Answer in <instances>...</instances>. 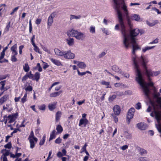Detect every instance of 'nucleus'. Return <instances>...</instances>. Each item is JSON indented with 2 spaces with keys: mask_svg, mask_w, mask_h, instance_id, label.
Instances as JSON below:
<instances>
[{
  "mask_svg": "<svg viewBox=\"0 0 161 161\" xmlns=\"http://www.w3.org/2000/svg\"><path fill=\"white\" fill-rule=\"evenodd\" d=\"M132 60L136 69V80L142 87L143 93L146 98L149 100L151 99L150 95L152 94L153 98H157L158 99V102H161V97H159L160 94L158 92L157 90L154 86V83L151 81V79L150 77V76L158 75L160 73V71L152 72L150 69H146L145 73L148 77V82L147 83L142 78L136 59H133Z\"/></svg>",
  "mask_w": 161,
  "mask_h": 161,
  "instance_id": "f257e3e1",
  "label": "nucleus"
},
{
  "mask_svg": "<svg viewBox=\"0 0 161 161\" xmlns=\"http://www.w3.org/2000/svg\"><path fill=\"white\" fill-rule=\"evenodd\" d=\"M67 35L69 37H74L78 40H82L85 37L83 33L74 29L69 30L67 32Z\"/></svg>",
  "mask_w": 161,
  "mask_h": 161,
  "instance_id": "f03ea898",
  "label": "nucleus"
},
{
  "mask_svg": "<svg viewBox=\"0 0 161 161\" xmlns=\"http://www.w3.org/2000/svg\"><path fill=\"white\" fill-rule=\"evenodd\" d=\"M28 139L30 143L31 148H33L35 147V142L36 143L37 141V138L34 137L33 132L32 131L31 132L29 136Z\"/></svg>",
  "mask_w": 161,
  "mask_h": 161,
  "instance_id": "7ed1b4c3",
  "label": "nucleus"
},
{
  "mask_svg": "<svg viewBox=\"0 0 161 161\" xmlns=\"http://www.w3.org/2000/svg\"><path fill=\"white\" fill-rule=\"evenodd\" d=\"M63 56L64 58L67 59H74L75 56L74 53H72L70 50L64 51Z\"/></svg>",
  "mask_w": 161,
  "mask_h": 161,
  "instance_id": "20e7f679",
  "label": "nucleus"
},
{
  "mask_svg": "<svg viewBox=\"0 0 161 161\" xmlns=\"http://www.w3.org/2000/svg\"><path fill=\"white\" fill-rule=\"evenodd\" d=\"M135 109L134 108H130L128 111L127 115V122L129 124L130 122V119L133 118L134 116Z\"/></svg>",
  "mask_w": 161,
  "mask_h": 161,
  "instance_id": "39448f33",
  "label": "nucleus"
},
{
  "mask_svg": "<svg viewBox=\"0 0 161 161\" xmlns=\"http://www.w3.org/2000/svg\"><path fill=\"white\" fill-rule=\"evenodd\" d=\"M140 61L143 68L145 69V71L146 69H147L146 67V64L148 62V59L145 56L142 55L141 57Z\"/></svg>",
  "mask_w": 161,
  "mask_h": 161,
  "instance_id": "423d86ee",
  "label": "nucleus"
},
{
  "mask_svg": "<svg viewBox=\"0 0 161 161\" xmlns=\"http://www.w3.org/2000/svg\"><path fill=\"white\" fill-rule=\"evenodd\" d=\"M56 15L55 12L52 13L49 17L47 20V25L48 26H50L52 25L53 21V18Z\"/></svg>",
  "mask_w": 161,
  "mask_h": 161,
  "instance_id": "0eeeda50",
  "label": "nucleus"
},
{
  "mask_svg": "<svg viewBox=\"0 0 161 161\" xmlns=\"http://www.w3.org/2000/svg\"><path fill=\"white\" fill-rule=\"evenodd\" d=\"M18 116V114L16 113L12 115H9L8 116V122L11 123L14 122L16 119L17 116Z\"/></svg>",
  "mask_w": 161,
  "mask_h": 161,
  "instance_id": "6e6552de",
  "label": "nucleus"
},
{
  "mask_svg": "<svg viewBox=\"0 0 161 161\" xmlns=\"http://www.w3.org/2000/svg\"><path fill=\"white\" fill-rule=\"evenodd\" d=\"M114 114L116 115H119L120 112V108L119 106L118 105L115 106L113 108Z\"/></svg>",
  "mask_w": 161,
  "mask_h": 161,
  "instance_id": "1a4fd4ad",
  "label": "nucleus"
},
{
  "mask_svg": "<svg viewBox=\"0 0 161 161\" xmlns=\"http://www.w3.org/2000/svg\"><path fill=\"white\" fill-rule=\"evenodd\" d=\"M88 122V121L86 118H82L80 120L79 125L80 126L81 125H84V126L85 127Z\"/></svg>",
  "mask_w": 161,
  "mask_h": 161,
  "instance_id": "9d476101",
  "label": "nucleus"
},
{
  "mask_svg": "<svg viewBox=\"0 0 161 161\" xmlns=\"http://www.w3.org/2000/svg\"><path fill=\"white\" fill-rule=\"evenodd\" d=\"M54 51L55 54L58 56H63L64 55V52L63 51H61L58 48H55L54 50Z\"/></svg>",
  "mask_w": 161,
  "mask_h": 161,
  "instance_id": "9b49d317",
  "label": "nucleus"
},
{
  "mask_svg": "<svg viewBox=\"0 0 161 161\" xmlns=\"http://www.w3.org/2000/svg\"><path fill=\"white\" fill-rule=\"evenodd\" d=\"M66 42L69 46H73L74 44V39L72 38H69L66 39Z\"/></svg>",
  "mask_w": 161,
  "mask_h": 161,
  "instance_id": "f8f14e48",
  "label": "nucleus"
},
{
  "mask_svg": "<svg viewBox=\"0 0 161 161\" xmlns=\"http://www.w3.org/2000/svg\"><path fill=\"white\" fill-rule=\"evenodd\" d=\"M57 102H54V103L49 104L48 105V108L50 110L52 111L56 108Z\"/></svg>",
  "mask_w": 161,
  "mask_h": 161,
  "instance_id": "ddd939ff",
  "label": "nucleus"
},
{
  "mask_svg": "<svg viewBox=\"0 0 161 161\" xmlns=\"http://www.w3.org/2000/svg\"><path fill=\"white\" fill-rule=\"evenodd\" d=\"M8 98V95H5L0 98V105H2L5 102Z\"/></svg>",
  "mask_w": 161,
  "mask_h": 161,
  "instance_id": "4468645a",
  "label": "nucleus"
},
{
  "mask_svg": "<svg viewBox=\"0 0 161 161\" xmlns=\"http://www.w3.org/2000/svg\"><path fill=\"white\" fill-rule=\"evenodd\" d=\"M17 49V45L16 44H14L13 46L11 48V50L12 51V54L13 55H17V52L16 51Z\"/></svg>",
  "mask_w": 161,
  "mask_h": 161,
  "instance_id": "2eb2a0df",
  "label": "nucleus"
},
{
  "mask_svg": "<svg viewBox=\"0 0 161 161\" xmlns=\"http://www.w3.org/2000/svg\"><path fill=\"white\" fill-rule=\"evenodd\" d=\"M137 126L139 129L141 130H144L146 128V126L142 123L137 124Z\"/></svg>",
  "mask_w": 161,
  "mask_h": 161,
  "instance_id": "dca6fc26",
  "label": "nucleus"
},
{
  "mask_svg": "<svg viewBox=\"0 0 161 161\" xmlns=\"http://www.w3.org/2000/svg\"><path fill=\"white\" fill-rule=\"evenodd\" d=\"M51 61L55 64L57 66L61 65L62 64L60 62L59 60L56 59H53V58H51Z\"/></svg>",
  "mask_w": 161,
  "mask_h": 161,
  "instance_id": "f3484780",
  "label": "nucleus"
},
{
  "mask_svg": "<svg viewBox=\"0 0 161 161\" xmlns=\"http://www.w3.org/2000/svg\"><path fill=\"white\" fill-rule=\"evenodd\" d=\"M1 152L3 153L2 156L5 157L8 156L9 154V151L6 149L2 150Z\"/></svg>",
  "mask_w": 161,
  "mask_h": 161,
  "instance_id": "a211bd4d",
  "label": "nucleus"
},
{
  "mask_svg": "<svg viewBox=\"0 0 161 161\" xmlns=\"http://www.w3.org/2000/svg\"><path fill=\"white\" fill-rule=\"evenodd\" d=\"M62 114V112L60 111H58L56 114V121L58 122L60 119Z\"/></svg>",
  "mask_w": 161,
  "mask_h": 161,
  "instance_id": "6ab92c4d",
  "label": "nucleus"
},
{
  "mask_svg": "<svg viewBox=\"0 0 161 161\" xmlns=\"http://www.w3.org/2000/svg\"><path fill=\"white\" fill-rule=\"evenodd\" d=\"M62 92V91H60L58 92H53L50 95V96L51 97H55L58 96L59 95L61 94Z\"/></svg>",
  "mask_w": 161,
  "mask_h": 161,
  "instance_id": "aec40b11",
  "label": "nucleus"
},
{
  "mask_svg": "<svg viewBox=\"0 0 161 161\" xmlns=\"http://www.w3.org/2000/svg\"><path fill=\"white\" fill-rule=\"evenodd\" d=\"M113 69L115 72L118 73L119 74H122L123 71L120 69L118 66H114L113 68Z\"/></svg>",
  "mask_w": 161,
  "mask_h": 161,
  "instance_id": "412c9836",
  "label": "nucleus"
},
{
  "mask_svg": "<svg viewBox=\"0 0 161 161\" xmlns=\"http://www.w3.org/2000/svg\"><path fill=\"white\" fill-rule=\"evenodd\" d=\"M77 66L79 68L84 69L86 67V65L84 62H80L77 64Z\"/></svg>",
  "mask_w": 161,
  "mask_h": 161,
  "instance_id": "4be33fe9",
  "label": "nucleus"
},
{
  "mask_svg": "<svg viewBox=\"0 0 161 161\" xmlns=\"http://www.w3.org/2000/svg\"><path fill=\"white\" fill-rule=\"evenodd\" d=\"M56 135V131L55 130H53L52 131V133L50 135V137L49 139V141H50L53 139V138H55V137Z\"/></svg>",
  "mask_w": 161,
  "mask_h": 161,
  "instance_id": "5701e85b",
  "label": "nucleus"
},
{
  "mask_svg": "<svg viewBox=\"0 0 161 161\" xmlns=\"http://www.w3.org/2000/svg\"><path fill=\"white\" fill-rule=\"evenodd\" d=\"M131 17L132 20L136 21H139L140 19L139 15L136 14L133 15Z\"/></svg>",
  "mask_w": 161,
  "mask_h": 161,
  "instance_id": "b1692460",
  "label": "nucleus"
},
{
  "mask_svg": "<svg viewBox=\"0 0 161 161\" xmlns=\"http://www.w3.org/2000/svg\"><path fill=\"white\" fill-rule=\"evenodd\" d=\"M81 16L80 15H79L78 16H76L73 15H70V19L72 20V19H80L81 18Z\"/></svg>",
  "mask_w": 161,
  "mask_h": 161,
  "instance_id": "393cba45",
  "label": "nucleus"
},
{
  "mask_svg": "<svg viewBox=\"0 0 161 161\" xmlns=\"http://www.w3.org/2000/svg\"><path fill=\"white\" fill-rule=\"evenodd\" d=\"M33 45L34 47V50L35 51L38 53L39 54H41L42 53L41 51H40L39 47L37 46L35 44H33Z\"/></svg>",
  "mask_w": 161,
  "mask_h": 161,
  "instance_id": "a878e982",
  "label": "nucleus"
},
{
  "mask_svg": "<svg viewBox=\"0 0 161 161\" xmlns=\"http://www.w3.org/2000/svg\"><path fill=\"white\" fill-rule=\"evenodd\" d=\"M5 82V81H2L0 82V84L2 85V86H1L0 89L2 90L5 91L8 89V88H5V87H4V86H5V83H4Z\"/></svg>",
  "mask_w": 161,
  "mask_h": 161,
  "instance_id": "bb28decb",
  "label": "nucleus"
},
{
  "mask_svg": "<svg viewBox=\"0 0 161 161\" xmlns=\"http://www.w3.org/2000/svg\"><path fill=\"white\" fill-rule=\"evenodd\" d=\"M35 79L34 80H36L37 81L40 78V74L39 73L36 72L35 74L34 75Z\"/></svg>",
  "mask_w": 161,
  "mask_h": 161,
  "instance_id": "cd10ccee",
  "label": "nucleus"
},
{
  "mask_svg": "<svg viewBox=\"0 0 161 161\" xmlns=\"http://www.w3.org/2000/svg\"><path fill=\"white\" fill-rule=\"evenodd\" d=\"M23 69L26 72H28L30 69V68L28 64H25L23 66Z\"/></svg>",
  "mask_w": 161,
  "mask_h": 161,
  "instance_id": "c85d7f7f",
  "label": "nucleus"
},
{
  "mask_svg": "<svg viewBox=\"0 0 161 161\" xmlns=\"http://www.w3.org/2000/svg\"><path fill=\"white\" fill-rule=\"evenodd\" d=\"M101 83L103 85L107 86V88H111V86H108L110 85V82H106L104 80H103L101 82Z\"/></svg>",
  "mask_w": 161,
  "mask_h": 161,
  "instance_id": "c756f323",
  "label": "nucleus"
},
{
  "mask_svg": "<svg viewBox=\"0 0 161 161\" xmlns=\"http://www.w3.org/2000/svg\"><path fill=\"white\" fill-rule=\"evenodd\" d=\"M41 47H42V48L43 49V50L46 51V52H47V53H48L49 54L51 53L50 50L48 49L46 47L44 46H43V45H42Z\"/></svg>",
  "mask_w": 161,
  "mask_h": 161,
  "instance_id": "7c9ffc66",
  "label": "nucleus"
},
{
  "mask_svg": "<svg viewBox=\"0 0 161 161\" xmlns=\"http://www.w3.org/2000/svg\"><path fill=\"white\" fill-rule=\"evenodd\" d=\"M146 22L147 24L149 26L151 27L155 25L157 23L156 21H153L152 22H150L148 21H147Z\"/></svg>",
  "mask_w": 161,
  "mask_h": 161,
  "instance_id": "2f4dec72",
  "label": "nucleus"
},
{
  "mask_svg": "<svg viewBox=\"0 0 161 161\" xmlns=\"http://www.w3.org/2000/svg\"><path fill=\"white\" fill-rule=\"evenodd\" d=\"M139 161H149V158L146 157H141L138 158Z\"/></svg>",
  "mask_w": 161,
  "mask_h": 161,
  "instance_id": "473e14b6",
  "label": "nucleus"
},
{
  "mask_svg": "<svg viewBox=\"0 0 161 161\" xmlns=\"http://www.w3.org/2000/svg\"><path fill=\"white\" fill-rule=\"evenodd\" d=\"M56 130L57 132L59 133H61L63 130L62 127L60 125H58L57 126L56 128Z\"/></svg>",
  "mask_w": 161,
  "mask_h": 161,
  "instance_id": "72a5a7b5",
  "label": "nucleus"
},
{
  "mask_svg": "<svg viewBox=\"0 0 161 161\" xmlns=\"http://www.w3.org/2000/svg\"><path fill=\"white\" fill-rule=\"evenodd\" d=\"M90 32L94 34L95 33V27L94 26H91L89 29Z\"/></svg>",
  "mask_w": 161,
  "mask_h": 161,
  "instance_id": "f704fd0d",
  "label": "nucleus"
},
{
  "mask_svg": "<svg viewBox=\"0 0 161 161\" xmlns=\"http://www.w3.org/2000/svg\"><path fill=\"white\" fill-rule=\"evenodd\" d=\"M154 47V46H152V47H145L144 48H143L142 49V51L143 52H145L147 50L153 49Z\"/></svg>",
  "mask_w": 161,
  "mask_h": 161,
  "instance_id": "c9c22d12",
  "label": "nucleus"
},
{
  "mask_svg": "<svg viewBox=\"0 0 161 161\" xmlns=\"http://www.w3.org/2000/svg\"><path fill=\"white\" fill-rule=\"evenodd\" d=\"M45 136L44 135L42 139L40 141L39 143V145H40L41 146L44 144L45 140Z\"/></svg>",
  "mask_w": 161,
  "mask_h": 161,
  "instance_id": "e433bc0d",
  "label": "nucleus"
},
{
  "mask_svg": "<svg viewBox=\"0 0 161 161\" xmlns=\"http://www.w3.org/2000/svg\"><path fill=\"white\" fill-rule=\"evenodd\" d=\"M36 68L37 69L38 71L40 72H41L42 71V68L40 64L39 63H37V64L36 66Z\"/></svg>",
  "mask_w": 161,
  "mask_h": 161,
  "instance_id": "4c0bfd02",
  "label": "nucleus"
},
{
  "mask_svg": "<svg viewBox=\"0 0 161 161\" xmlns=\"http://www.w3.org/2000/svg\"><path fill=\"white\" fill-rule=\"evenodd\" d=\"M140 153L141 155H143L147 154V151L144 149H140Z\"/></svg>",
  "mask_w": 161,
  "mask_h": 161,
  "instance_id": "58836bf2",
  "label": "nucleus"
},
{
  "mask_svg": "<svg viewBox=\"0 0 161 161\" xmlns=\"http://www.w3.org/2000/svg\"><path fill=\"white\" fill-rule=\"evenodd\" d=\"M46 105L45 104H43L39 106V109L42 110H44L45 109Z\"/></svg>",
  "mask_w": 161,
  "mask_h": 161,
  "instance_id": "ea45409f",
  "label": "nucleus"
},
{
  "mask_svg": "<svg viewBox=\"0 0 161 161\" xmlns=\"http://www.w3.org/2000/svg\"><path fill=\"white\" fill-rule=\"evenodd\" d=\"M5 55V53H1V55L0 56V63H3L4 62L3 61H2L1 60L3 59Z\"/></svg>",
  "mask_w": 161,
  "mask_h": 161,
  "instance_id": "a19ab883",
  "label": "nucleus"
},
{
  "mask_svg": "<svg viewBox=\"0 0 161 161\" xmlns=\"http://www.w3.org/2000/svg\"><path fill=\"white\" fill-rule=\"evenodd\" d=\"M111 115L113 117L115 123H117L118 121V117L116 116H115L114 114H112Z\"/></svg>",
  "mask_w": 161,
  "mask_h": 161,
  "instance_id": "79ce46f5",
  "label": "nucleus"
},
{
  "mask_svg": "<svg viewBox=\"0 0 161 161\" xmlns=\"http://www.w3.org/2000/svg\"><path fill=\"white\" fill-rule=\"evenodd\" d=\"M27 96V93H25L24 97L21 99V102L22 103H24L26 100V97Z\"/></svg>",
  "mask_w": 161,
  "mask_h": 161,
  "instance_id": "37998d69",
  "label": "nucleus"
},
{
  "mask_svg": "<svg viewBox=\"0 0 161 161\" xmlns=\"http://www.w3.org/2000/svg\"><path fill=\"white\" fill-rule=\"evenodd\" d=\"M6 148L10 149L11 147V144L10 142H9L4 146Z\"/></svg>",
  "mask_w": 161,
  "mask_h": 161,
  "instance_id": "c03bdc74",
  "label": "nucleus"
},
{
  "mask_svg": "<svg viewBox=\"0 0 161 161\" xmlns=\"http://www.w3.org/2000/svg\"><path fill=\"white\" fill-rule=\"evenodd\" d=\"M121 74H122V75H123L124 77L126 78H128L129 77L130 75L128 73H124L123 72V73Z\"/></svg>",
  "mask_w": 161,
  "mask_h": 161,
  "instance_id": "a18cd8bd",
  "label": "nucleus"
},
{
  "mask_svg": "<svg viewBox=\"0 0 161 161\" xmlns=\"http://www.w3.org/2000/svg\"><path fill=\"white\" fill-rule=\"evenodd\" d=\"M136 108L137 109H139L141 108V104L140 103H137L136 105Z\"/></svg>",
  "mask_w": 161,
  "mask_h": 161,
  "instance_id": "49530a36",
  "label": "nucleus"
},
{
  "mask_svg": "<svg viewBox=\"0 0 161 161\" xmlns=\"http://www.w3.org/2000/svg\"><path fill=\"white\" fill-rule=\"evenodd\" d=\"M61 139L60 137H58L55 140V142L57 144H59L61 143Z\"/></svg>",
  "mask_w": 161,
  "mask_h": 161,
  "instance_id": "de8ad7c7",
  "label": "nucleus"
},
{
  "mask_svg": "<svg viewBox=\"0 0 161 161\" xmlns=\"http://www.w3.org/2000/svg\"><path fill=\"white\" fill-rule=\"evenodd\" d=\"M25 90L26 91H31L32 90V88L31 86H29L25 89Z\"/></svg>",
  "mask_w": 161,
  "mask_h": 161,
  "instance_id": "09e8293b",
  "label": "nucleus"
},
{
  "mask_svg": "<svg viewBox=\"0 0 161 161\" xmlns=\"http://www.w3.org/2000/svg\"><path fill=\"white\" fill-rule=\"evenodd\" d=\"M116 95H112L111 97H110L109 98V100L110 101H112L116 97Z\"/></svg>",
  "mask_w": 161,
  "mask_h": 161,
  "instance_id": "8fccbe9b",
  "label": "nucleus"
},
{
  "mask_svg": "<svg viewBox=\"0 0 161 161\" xmlns=\"http://www.w3.org/2000/svg\"><path fill=\"white\" fill-rule=\"evenodd\" d=\"M16 55H12L11 60L13 62H16L17 60V59L15 57V56Z\"/></svg>",
  "mask_w": 161,
  "mask_h": 161,
  "instance_id": "3c124183",
  "label": "nucleus"
},
{
  "mask_svg": "<svg viewBox=\"0 0 161 161\" xmlns=\"http://www.w3.org/2000/svg\"><path fill=\"white\" fill-rule=\"evenodd\" d=\"M122 85V83H116L114 84V86L115 87H120Z\"/></svg>",
  "mask_w": 161,
  "mask_h": 161,
  "instance_id": "603ef678",
  "label": "nucleus"
},
{
  "mask_svg": "<svg viewBox=\"0 0 161 161\" xmlns=\"http://www.w3.org/2000/svg\"><path fill=\"white\" fill-rule=\"evenodd\" d=\"M128 146L127 145H125L120 147V148L123 150H125L128 148Z\"/></svg>",
  "mask_w": 161,
  "mask_h": 161,
  "instance_id": "864d4df0",
  "label": "nucleus"
},
{
  "mask_svg": "<svg viewBox=\"0 0 161 161\" xmlns=\"http://www.w3.org/2000/svg\"><path fill=\"white\" fill-rule=\"evenodd\" d=\"M106 54V53L104 52H102L101 53L99 54L98 56V57L99 58H100L103 57V56H104Z\"/></svg>",
  "mask_w": 161,
  "mask_h": 161,
  "instance_id": "5fc2aeb1",
  "label": "nucleus"
},
{
  "mask_svg": "<svg viewBox=\"0 0 161 161\" xmlns=\"http://www.w3.org/2000/svg\"><path fill=\"white\" fill-rule=\"evenodd\" d=\"M77 71L78 75L81 76L84 75L86 74V73L85 72H80L78 69H77Z\"/></svg>",
  "mask_w": 161,
  "mask_h": 161,
  "instance_id": "6e6d98bb",
  "label": "nucleus"
},
{
  "mask_svg": "<svg viewBox=\"0 0 161 161\" xmlns=\"http://www.w3.org/2000/svg\"><path fill=\"white\" fill-rule=\"evenodd\" d=\"M6 6V5L5 4H2L0 5V12L2 11L3 9V7H4L5 8V7Z\"/></svg>",
  "mask_w": 161,
  "mask_h": 161,
  "instance_id": "4d7b16f0",
  "label": "nucleus"
},
{
  "mask_svg": "<svg viewBox=\"0 0 161 161\" xmlns=\"http://www.w3.org/2000/svg\"><path fill=\"white\" fill-rule=\"evenodd\" d=\"M152 9L153 10H155L156 12L158 14H160L161 13V12L158 9L156 8H153Z\"/></svg>",
  "mask_w": 161,
  "mask_h": 161,
  "instance_id": "13d9d810",
  "label": "nucleus"
},
{
  "mask_svg": "<svg viewBox=\"0 0 161 161\" xmlns=\"http://www.w3.org/2000/svg\"><path fill=\"white\" fill-rule=\"evenodd\" d=\"M42 20L41 19H38L36 20V23L37 25H39L41 22Z\"/></svg>",
  "mask_w": 161,
  "mask_h": 161,
  "instance_id": "bf43d9fd",
  "label": "nucleus"
},
{
  "mask_svg": "<svg viewBox=\"0 0 161 161\" xmlns=\"http://www.w3.org/2000/svg\"><path fill=\"white\" fill-rule=\"evenodd\" d=\"M85 102V100H83L82 101H79L77 102V104L79 105H80L83 103H84Z\"/></svg>",
  "mask_w": 161,
  "mask_h": 161,
  "instance_id": "052dcab7",
  "label": "nucleus"
},
{
  "mask_svg": "<svg viewBox=\"0 0 161 161\" xmlns=\"http://www.w3.org/2000/svg\"><path fill=\"white\" fill-rule=\"evenodd\" d=\"M35 36L34 35L32 38H31V42H32V44L33 45V44H35V43H34V39H35Z\"/></svg>",
  "mask_w": 161,
  "mask_h": 161,
  "instance_id": "680f3d73",
  "label": "nucleus"
},
{
  "mask_svg": "<svg viewBox=\"0 0 161 161\" xmlns=\"http://www.w3.org/2000/svg\"><path fill=\"white\" fill-rule=\"evenodd\" d=\"M102 30L103 32L105 33L106 35H108V32L107 30H106L105 28H102Z\"/></svg>",
  "mask_w": 161,
  "mask_h": 161,
  "instance_id": "e2e57ef3",
  "label": "nucleus"
},
{
  "mask_svg": "<svg viewBox=\"0 0 161 161\" xmlns=\"http://www.w3.org/2000/svg\"><path fill=\"white\" fill-rule=\"evenodd\" d=\"M42 62L43 63H44V65L43 67V68L44 69H45L46 68H47L48 66H49V65H47V64L44 63V62H43L42 61Z\"/></svg>",
  "mask_w": 161,
  "mask_h": 161,
  "instance_id": "0e129e2a",
  "label": "nucleus"
},
{
  "mask_svg": "<svg viewBox=\"0 0 161 161\" xmlns=\"http://www.w3.org/2000/svg\"><path fill=\"white\" fill-rule=\"evenodd\" d=\"M1 158L3 159V161H8L7 158L6 157L2 156Z\"/></svg>",
  "mask_w": 161,
  "mask_h": 161,
  "instance_id": "69168bd1",
  "label": "nucleus"
},
{
  "mask_svg": "<svg viewBox=\"0 0 161 161\" xmlns=\"http://www.w3.org/2000/svg\"><path fill=\"white\" fill-rule=\"evenodd\" d=\"M63 155V154L60 152H58L57 153V156L58 157H61Z\"/></svg>",
  "mask_w": 161,
  "mask_h": 161,
  "instance_id": "338daca9",
  "label": "nucleus"
},
{
  "mask_svg": "<svg viewBox=\"0 0 161 161\" xmlns=\"http://www.w3.org/2000/svg\"><path fill=\"white\" fill-rule=\"evenodd\" d=\"M28 78V76L27 75H25L22 78V80L24 81L25 80H27V78Z\"/></svg>",
  "mask_w": 161,
  "mask_h": 161,
  "instance_id": "774afa93",
  "label": "nucleus"
}]
</instances>
